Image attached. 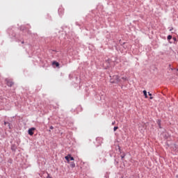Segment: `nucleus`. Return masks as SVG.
I'll use <instances>...</instances> for the list:
<instances>
[{"label": "nucleus", "instance_id": "1", "mask_svg": "<svg viewBox=\"0 0 178 178\" xmlns=\"http://www.w3.org/2000/svg\"><path fill=\"white\" fill-rule=\"evenodd\" d=\"M113 79H114V81H111V83H118L120 82V76L118 75L113 76Z\"/></svg>", "mask_w": 178, "mask_h": 178}, {"label": "nucleus", "instance_id": "20", "mask_svg": "<svg viewBox=\"0 0 178 178\" xmlns=\"http://www.w3.org/2000/svg\"><path fill=\"white\" fill-rule=\"evenodd\" d=\"M170 31H172V29H170Z\"/></svg>", "mask_w": 178, "mask_h": 178}, {"label": "nucleus", "instance_id": "19", "mask_svg": "<svg viewBox=\"0 0 178 178\" xmlns=\"http://www.w3.org/2000/svg\"><path fill=\"white\" fill-rule=\"evenodd\" d=\"M177 178H178V175L176 176Z\"/></svg>", "mask_w": 178, "mask_h": 178}, {"label": "nucleus", "instance_id": "10", "mask_svg": "<svg viewBox=\"0 0 178 178\" xmlns=\"http://www.w3.org/2000/svg\"><path fill=\"white\" fill-rule=\"evenodd\" d=\"M157 124H159V127H161V120H159L157 121Z\"/></svg>", "mask_w": 178, "mask_h": 178}, {"label": "nucleus", "instance_id": "9", "mask_svg": "<svg viewBox=\"0 0 178 178\" xmlns=\"http://www.w3.org/2000/svg\"><path fill=\"white\" fill-rule=\"evenodd\" d=\"M147 94H149V96H150V99H154V97H152V93H150V92H147Z\"/></svg>", "mask_w": 178, "mask_h": 178}, {"label": "nucleus", "instance_id": "6", "mask_svg": "<svg viewBox=\"0 0 178 178\" xmlns=\"http://www.w3.org/2000/svg\"><path fill=\"white\" fill-rule=\"evenodd\" d=\"M143 95H145V98L147 99L148 96H147V90H143Z\"/></svg>", "mask_w": 178, "mask_h": 178}, {"label": "nucleus", "instance_id": "8", "mask_svg": "<svg viewBox=\"0 0 178 178\" xmlns=\"http://www.w3.org/2000/svg\"><path fill=\"white\" fill-rule=\"evenodd\" d=\"M172 36L170 35H168V37H167L168 40H172Z\"/></svg>", "mask_w": 178, "mask_h": 178}, {"label": "nucleus", "instance_id": "15", "mask_svg": "<svg viewBox=\"0 0 178 178\" xmlns=\"http://www.w3.org/2000/svg\"><path fill=\"white\" fill-rule=\"evenodd\" d=\"M47 175L48 176L47 177V178H52V177H51L48 172H47Z\"/></svg>", "mask_w": 178, "mask_h": 178}, {"label": "nucleus", "instance_id": "14", "mask_svg": "<svg viewBox=\"0 0 178 178\" xmlns=\"http://www.w3.org/2000/svg\"><path fill=\"white\" fill-rule=\"evenodd\" d=\"M122 80H124V81H127V77H122Z\"/></svg>", "mask_w": 178, "mask_h": 178}, {"label": "nucleus", "instance_id": "12", "mask_svg": "<svg viewBox=\"0 0 178 178\" xmlns=\"http://www.w3.org/2000/svg\"><path fill=\"white\" fill-rule=\"evenodd\" d=\"M118 129V127H114V131H116Z\"/></svg>", "mask_w": 178, "mask_h": 178}, {"label": "nucleus", "instance_id": "11", "mask_svg": "<svg viewBox=\"0 0 178 178\" xmlns=\"http://www.w3.org/2000/svg\"><path fill=\"white\" fill-rule=\"evenodd\" d=\"M70 160H71V161H74V157H73V156H71V154H70Z\"/></svg>", "mask_w": 178, "mask_h": 178}, {"label": "nucleus", "instance_id": "18", "mask_svg": "<svg viewBox=\"0 0 178 178\" xmlns=\"http://www.w3.org/2000/svg\"><path fill=\"white\" fill-rule=\"evenodd\" d=\"M173 40H176V38H173Z\"/></svg>", "mask_w": 178, "mask_h": 178}, {"label": "nucleus", "instance_id": "7", "mask_svg": "<svg viewBox=\"0 0 178 178\" xmlns=\"http://www.w3.org/2000/svg\"><path fill=\"white\" fill-rule=\"evenodd\" d=\"M70 166L71 168H74L76 166L75 163L74 161L71 162Z\"/></svg>", "mask_w": 178, "mask_h": 178}, {"label": "nucleus", "instance_id": "16", "mask_svg": "<svg viewBox=\"0 0 178 178\" xmlns=\"http://www.w3.org/2000/svg\"><path fill=\"white\" fill-rule=\"evenodd\" d=\"M50 129L53 130V129H54V127H53V126H51V127H50Z\"/></svg>", "mask_w": 178, "mask_h": 178}, {"label": "nucleus", "instance_id": "3", "mask_svg": "<svg viewBox=\"0 0 178 178\" xmlns=\"http://www.w3.org/2000/svg\"><path fill=\"white\" fill-rule=\"evenodd\" d=\"M35 130V129L34 128V127H32V128H31V129H29V134L30 135V136H33V134H34V131Z\"/></svg>", "mask_w": 178, "mask_h": 178}, {"label": "nucleus", "instance_id": "13", "mask_svg": "<svg viewBox=\"0 0 178 178\" xmlns=\"http://www.w3.org/2000/svg\"><path fill=\"white\" fill-rule=\"evenodd\" d=\"M125 157V154L121 155V159H124Z\"/></svg>", "mask_w": 178, "mask_h": 178}, {"label": "nucleus", "instance_id": "17", "mask_svg": "<svg viewBox=\"0 0 178 178\" xmlns=\"http://www.w3.org/2000/svg\"><path fill=\"white\" fill-rule=\"evenodd\" d=\"M115 121H114V122L112 123L113 125H115Z\"/></svg>", "mask_w": 178, "mask_h": 178}, {"label": "nucleus", "instance_id": "4", "mask_svg": "<svg viewBox=\"0 0 178 178\" xmlns=\"http://www.w3.org/2000/svg\"><path fill=\"white\" fill-rule=\"evenodd\" d=\"M53 65H56L57 67H59L60 64L59 63L56 62V61H54L52 63Z\"/></svg>", "mask_w": 178, "mask_h": 178}, {"label": "nucleus", "instance_id": "5", "mask_svg": "<svg viewBox=\"0 0 178 178\" xmlns=\"http://www.w3.org/2000/svg\"><path fill=\"white\" fill-rule=\"evenodd\" d=\"M70 154H68L65 157V159L67 160L68 163H70Z\"/></svg>", "mask_w": 178, "mask_h": 178}, {"label": "nucleus", "instance_id": "2", "mask_svg": "<svg viewBox=\"0 0 178 178\" xmlns=\"http://www.w3.org/2000/svg\"><path fill=\"white\" fill-rule=\"evenodd\" d=\"M6 81L8 87H12L14 85V83L11 79H6Z\"/></svg>", "mask_w": 178, "mask_h": 178}]
</instances>
